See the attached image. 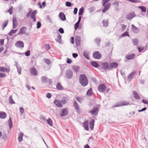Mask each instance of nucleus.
Here are the masks:
<instances>
[{
	"label": "nucleus",
	"instance_id": "12",
	"mask_svg": "<svg viewBox=\"0 0 148 148\" xmlns=\"http://www.w3.org/2000/svg\"><path fill=\"white\" fill-rule=\"evenodd\" d=\"M118 66V64L117 62H114L110 63L109 64V69L112 68H115Z\"/></svg>",
	"mask_w": 148,
	"mask_h": 148
},
{
	"label": "nucleus",
	"instance_id": "3",
	"mask_svg": "<svg viewBox=\"0 0 148 148\" xmlns=\"http://www.w3.org/2000/svg\"><path fill=\"white\" fill-rule=\"evenodd\" d=\"M129 104V102L121 101L117 103L114 106V107H120L123 106H127Z\"/></svg>",
	"mask_w": 148,
	"mask_h": 148
},
{
	"label": "nucleus",
	"instance_id": "50",
	"mask_svg": "<svg viewBox=\"0 0 148 148\" xmlns=\"http://www.w3.org/2000/svg\"><path fill=\"white\" fill-rule=\"evenodd\" d=\"M6 76V74L5 73H0V77H5Z\"/></svg>",
	"mask_w": 148,
	"mask_h": 148
},
{
	"label": "nucleus",
	"instance_id": "7",
	"mask_svg": "<svg viewBox=\"0 0 148 148\" xmlns=\"http://www.w3.org/2000/svg\"><path fill=\"white\" fill-rule=\"evenodd\" d=\"M15 45L18 48H23L24 47V44L23 42L21 41H18L16 42Z\"/></svg>",
	"mask_w": 148,
	"mask_h": 148
},
{
	"label": "nucleus",
	"instance_id": "14",
	"mask_svg": "<svg viewBox=\"0 0 148 148\" xmlns=\"http://www.w3.org/2000/svg\"><path fill=\"white\" fill-rule=\"evenodd\" d=\"M73 106L75 110L77 112H79L80 111V109L79 107L78 104L76 101H74Z\"/></svg>",
	"mask_w": 148,
	"mask_h": 148
},
{
	"label": "nucleus",
	"instance_id": "34",
	"mask_svg": "<svg viewBox=\"0 0 148 148\" xmlns=\"http://www.w3.org/2000/svg\"><path fill=\"white\" fill-rule=\"evenodd\" d=\"M102 23L103 26L105 27H107L108 25V20H104L102 21Z\"/></svg>",
	"mask_w": 148,
	"mask_h": 148
},
{
	"label": "nucleus",
	"instance_id": "19",
	"mask_svg": "<svg viewBox=\"0 0 148 148\" xmlns=\"http://www.w3.org/2000/svg\"><path fill=\"white\" fill-rule=\"evenodd\" d=\"M15 66H16L19 75H20L21 74V68L20 66L18 64V63L16 62H15Z\"/></svg>",
	"mask_w": 148,
	"mask_h": 148
},
{
	"label": "nucleus",
	"instance_id": "6",
	"mask_svg": "<svg viewBox=\"0 0 148 148\" xmlns=\"http://www.w3.org/2000/svg\"><path fill=\"white\" fill-rule=\"evenodd\" d=\"M106 89V86L103 84H100L98 88V90L101 92L104 91Z\"/></svg>",
	"mask_w": 148,
	"mask_h": 148
},
{
	"label": "nucleus",
	"instance_id": "9",
	"mask_svg": "<svg viewBox=\"0 0 148 148\" xmlns=\"http://www.w3.org/2000/svg\"><path fill=\"white\" fill-rule=\"evenodd\" d=\"M27 30L26 27H24L21 28L20 29V31L18 33L17 35H20L25 34Z\"/></svg>",
	"mask_w": 148,
	"mask_h": 148
},
{
	"label": "nucleus",
	"instance_id": "38",
	"mask_svg": "<svg viewBox=\"0 0 148 148\" xmlns=\"http://www.w3.org/2000/svg\"><path fill=\"white\" fill-rule=\"evenodd\" d=\"M47 123L50 126L52 125V121L50 118H49L47 120Z\"/></svg>",
	"mask_w": 148,
	"mask_h": 148
},
{
	"label": "nucleus",
	"instance_id": "41",
	"mask_svg": "<svg viewBox=\"0 0 148 148\" xmlns=\"http://www.w3.org/2000/svg\"><path fill=\"white\" fill-rule=\"evenodd\" d=\"M47 64L49 65L51 62L50 60L48 59H44L43 60Z\"/></svg>",
	"mask_w": 148,
	"mask_h": 148
},
{
	"label": "nucleus",
	"instance_id": "46",
	"mask_svg": "<svg viewBox=\"0 0 148 148\" xmlns=\"http://www.w3.org/2000/svg\"><path fill=\"white\" fill-rule=\"evenodd\" d=\"M101 40V39L99 38H96L95 40V42L96 43H97V44H98L100 42Z\"/></svg>",
	"mask_w": 148,
	"mask_h": 148
},
{
	"label": "nucleus",
	"instance_id": "45",
	"mask_svg": "<svg viewBox=\"0 0 148 148\" xmlns=\"http://www.w3.org/2000/svg\"><path fill=\"white\" fill-rule=\"evenodd\" d=\"M112 5L116 8L119 7V4L118 1L115 2L113 3Z\"/></svg>",
	"mask_w": 148,
	"mask_h": 148
},
{
	"label": "nucleus",
	"instance_id": "18",
	"mask_svg": "<svg viewBox=\"0 0 148 148\" xmlns=\"http://www.w3.org/2000/svg\"><path fill=\"white\" fill-rule=\"evenodd\" d=\"M135 57V54L133 53L127 55L126 56V58L127 60H131L134 58Z\"/></svg>",
	"mask_w": 148,
	"mask_h": 148
},
{
	"label": "nucleus",
	"instance_id": "55",
	"mask_svg": "<svg viewBox=\"0 0 148 148\" xmlns=\"http://www.w3.org/2000/svg\"><path fill=\"white\" fill-rule=\"evenodd\" d=\"M66 5L67 7H71V2H66Z\"/></svg>",
	"mask_w": 148,
	"mask_h": 148
},
{
	"label": "nucleus",
	"instance_id": "49",
	"mask_svg": "<svg viewBox=\"0 0 148 148\" xmlns=\"http://www.w3.org/2000/svg\"><path fill=\"white\" fill-rule=\"evenodd\" d=\"M45 48L47 50H48L50 49V45L49 44H47L45 45Z\"/></svg>",
	"mask_w": 148,
	"mask_h": 148
},
{
	"label": "nucleus",
	"instance_id": "60",
	"mask_svg": "<svg viewBox=\"0 0 148 148\" xmlns=\"http://www.w3.org/2000/svg\"><path fill=\"white\" fill-rule=\"evenodd\" d=\"M41 26V24L40 22H38L37 23V28L38 29L40 28Z\"/></svg>",
	"mask_w": 148,
	"mask_h": 148
},
{
	"label": "nucleus",
	"instance_id": "27",
	"mask_svg": "<svg viewBox=\"0 0 148 148\" xmlns=\"http://www.w3.org/2000/svg\"><path fill=\"white\" fill-rule=\"evenodd\" d=\"M133 94L134 97L136 99H140V96H139L137 93L135 91L133 92Z\"/></svg>",
	"mask_w": 148,
	"mask_h": 148
},
{
	"label": "nucleus",
	"instance_id": "42",
	"mask_svg": "<svg viewBox=\"0 0 148 148\" xmlns=\"http://www.w3.org/2000/svg\"><path fill=\"white\" fill-rule=\"evenodd\" d=\"M9 101L10 103L11 104H14L15 103L14 100L12 99V96H10V97H9Z\"/></svg>",
	"mask_w": 148,
	"mask_h": 148
},
{
	"label": "nucleus",
	"instance_id": "21",
	"mask_svg": "<svg viewBox=\"0 0 148 148\" xmlns=\"http://www.w3.org/2000/svg\"><path fill=\"white\" fill-rule=\"evenodd\" d=\"M59 17L62 20L64 21L66 20V17L64 14L63 12H60L59 14Z\"/></svg>",
	"mask_w": 148,
	"mask_h": 148
},
{
	"label": "nucleus",
	"instance_id": "61",
	"mask_svg": "<svg viewBox=\"0 0 148 148\" xmlns=\"http://www.w3.org/2000/svg\"><path fill=\"white\" fill-rule=\"evenodd\" d=\"M75 43L77 46H79L80 45V42L79 41L76 40Z\"/></svg>",
	"mask_w": 148,
	"mask_h": 148
},
{
	"label": "nucleus",
	"instance_id": "36",
	"mask_svg": "<svg viewBox=\"0 0 148 148\" xmlns=\"http://www.w3.org/2000/svg\"><path fill=\"white\" fill-rule=\"evenodd\" d=\"M56 87L58 90H62L63 89V87L60 83H58L56 85Z\"/></svg>",
	"mask_w": 148,
	"mask_h": 148
},
{
	"label": "nucleus",
	"instance_id": "22",
	"mask_svg": "<svg viewBox=\"0 0 148 148\" xmlns=\"http://www.w3.org/2000/svg\"><path fill=\"white\" fill-rule=\"evenodd\" d=\"M7 115L6 113L3 112H0V118L2 119H4L6 117Z\"/></svg>",
	"mask_w": 148,
	"mask_h": 148
},
{
	"label": "nucleus",
	"instance_id": "31",
	"mask_svg": "<svg viewBox=\"0 0 148 148\" xmlns=\"http://www.w3.org/2000/svg\"><path fill=\"white\" fill-rule=\"evenodd\" d=\"M85 129L86 130H89L88 125V121H87L84 122L83 123Z\"/></svg>",
	"mask_w": 148,
	"mask_h": 148
},
{
	"label": "nucleus",
	"instance_id": "15",
	"mask_svg": "<svg viewBox=\"0 0 148 148\" xmlns=\"http://www.w3.org/2000/svg\"><path fill=\"white\" fill-rule=\"evenodd\" d=\"M69 100V99L67 97H63L61 101L62 105L66 104L68 101Z\"/></svg>",
	"mask_w": 148,
	"mask_h": 148
},
{
	"label": "nucleus",
	"instance_id": "48",
	"mask_svg": "<svg viewBox=\"0 0 148 148\" xmlns=\"http://www.w3.org/2000/svg\"><path fill=\"white\" fill-rule=\"evenodd\" d=\"M127 1H130L133 3H138L140 2L139 0H127Z\"/></svg>",
	"mask_w": 148,
	"mask_h": 148
},
{
	"label": "nucleus",
	"instance_id": "47",
	"mask_svg": "<svg viewBox=\"0 0 148 148\" xmlns=\"http://www.w3.org/2000/svg\"><path fill=\"white\" fill-rule=\"evenodd\" d=\"M13 8V6H11L9 9V10L7 11L9 13L10 15H11L12 14V9Z\"/></svg>",
	"mask_w": 148,
	"mask_h": 148
},
{
	"label": "nucleus",
	"instance_id": "62",
	"mask_svg": "<svg viewBox=\"0 0 148 148\" xmlns=\"http://www.w3.org/2000/svg\"><path fill=\"white\" fill-rule=\"evenodd\" d=\"M46 96L47 98H50L51 97V95L50 93H47Z\"/></svg>",
	"mask_w": 148,
	"mask_h": 148
},
{
	"label": "nucleus",
	"instance_id": "2",
	"mask_svg": "<svg viewBox=\"0 0 148 148\" xmlns=\"http://www.w3.org/2000/svg\"><path fill=\"white\" fill-rule=\"evenodd\" d=\"M79 81L81 85L83 86H85L88 84V82L87 77L84 75H80L79 77Z\"/></svg>",
	"mask_w": 148,
	"mask_h": 148
},
{
	"label": "nucleus",
	"instance_id": "52",
	"mask_svg": "<svg viewBox=\"0 0 148 148\" xmlns=\"http://www.w3.org/2000/svg\"><path fill=\"white\" fill-rule=\"evenodd\" d=\"M79 23L77 22L75 25V29L76 30L79 27Z\"/></svg>",
	"mask_w": 148,
	"mask_h": 148
},
{
	"label": "nucleus",
	"instance_id": "40",
	"mask_svg": "<svg viewBox=\"0 0 148 148\" xmlns=\"http://www.w3.org/2000/svg\"><path fill=\"white\" fill-rule=\"evenodd\" d=\"M84 8L83 7L81 8L79 10V15H81L83 14L84 12Z\"/></svg>",
	"mask_w": 148,
	"mask_h": 148
},
{
	"label": "nucleus",
	"instance_id": "24",
	"mask_svg": "<svg viewBox=\"0 0 148 148\" xmlns=\"http://www.w3.org/2000/svg\"><path fill=\"white\" fill-rule=\"evenodd\" d=\"M83 55L84 57L87 59H89L88 57L89 52L87 51H84L83 52Z\"/></svg>",
	"mask_w": 148,
	"mask_h": 148
},
{
	"label": "nucleus",
	"instance_id": "64",
	"mask_svg": "<svg viewBox=\"0 0 148 148\" xmlns=\"http://www.w3.org/2000/svg\"><path fill=\"white\" fill-rule=\"evenodd\" d=\"M142 102L145 104H148V101H147L146 99H143L142 100Z\"/></svg>",
	"mask_w": 148,
	"mask_h": 148
},
{
	"label": "nucleus",
	"instance_id": "25",
	"mask_svg": "<svg viewBox=\"0 0 148 148\" xmlns=\"http://www.w3.org/2000/svg\"><path fill=\"white\" fill-rule=\"evenodd\" d=\"M98 108H95L91 110L90 112L92 115H97V113Z\"/></svg>",
	"mask_w": 148,
	"mask_h": 148
},
{
	"label": "nucleus",
	"instance_id": "59",
	"mask_svg": "<svg viewBox=\"0 0 148 148\" xmlns=\"http://www.w3.org/2000/svg\"><path fill=\"white\" fill-rule=\"evenodd\" d=\"M30 54V51L29 50L27 51L25 53V55L26 56H29Z\"/></svg>",
	"mask_w": 148,
	"mask_h": 148
},
{
	"label": "nucleus",
	"instance_id": "44",
	"mask_svg": "<svg viewBox=\"0 0 148 148\" xmlns=\"http://www.w3.org/2000/svg\"><path fill=\"white\" fill-rule=\"evenodd\" d=\"M92 93V91L91 88L89 89L87 92V95L88 96H90L91 95Z\"/></svg>",
	"mask_w": 148,
	"mask_h": 148
},
{
	"label": "nucleus",
	"instance_id": "39",
	"mask_svg": "<svg viewBox=\"0 0 148 148\" xmlns=\"http://www.w3.org/2000/svg\"><path fill=\"white\" fill-rule=\"evenodd\" d=\"M138 7L140 8L143 12H146V9L145 7L143 6H138Z\"/></svg>",
	"mask_w": 148,
	"mask_h": 148
},
{
	"label": "nucleus",
	"instance_id": "53",
	"mask_svg": "<svg viewBox=\"0 0 148 148\" xmlns=\"http://www.w3.org/2000/svg\"><path fill=\"white\" fill-rule=\"evenodd\" d=\"M77 100L79 101L80 103H81L82 102V99L81 98L77 97H76Z\"/></svg>",
	"mask_w": 148,
	"mask_h": 148
},
{
	"label": "nucleus",
	"instance_id": "57",
	"mask_svg": "<svg viewBox=\"0 0 148 148\" xmlns=\"http://www.w3.org/2000/svg\"><path fill=\"white\" fill-rule=\"evenodd\" d=\"M58 31L61 34H63L64 32L63 29L62 28H60L58 29Z\"/></svg>",
	"mask_w": 148,
	"mask_h": 148
},
{
	"label": "nucleus",
	"instance_id": "28",
	"mask_svg": "<svg viewBox=\"0 0 148 148\" xmlns=\"http://www.w3.org/2000/svg\"><path fill=\"white\" fill-rule=\"evenodd\" d=\"M57 36L58 38L56 39V42H59V43H61V36L60 34H58Z\"/></svg>",
	"mask_w": 148,
	"mask_h": 148
},
{
	"label": "nucleus",
	"instance_id": "26",
	"mask_svg": "<svg viewBox=\"0 0 148 148\" xmlns=\"http://www.w3.org/2000/svg\"><path fill=\"white\" fill-rule=\"evenodd\" d=\"M95 121L93 119H92L89 123L90 128L91 130H92L93 129L94 125V123Z\"/></svg>",
	"mask_w": 148,
	"mask_h": 148
},
{
	"label": "nucleus",
	"instance_id": "32",
	"mask_svg": "<svg viewBox=\"0 0 148 148\" xmlns=\"http://www.w3.org/2000/svg\"><path fill=\"white\" fill-rule=\"evenodd\" d=\"M17 31V29L15 30L12 29L10 30V32L8 33V35L10 36H12L13 35V34H15L16 33Z\"/></svg>",
	"mask_w": 148,
	"mask_h": 148
},
{
	"label": "nucleus",
	"instance_id": "4",
	"mask_svg": "<svg viewBox=\"0 0 148 148\" xmlns=\"http://www.w3.org/2000/svg\"><path fill=\"white\" fill-rule=\"evenodd\" d=\"M66 75L68 79H71L72 78L73 76V73L71 70H67L66 71Z\"/></svg>",
	"mask_w": 148,
	"mask_h": 148
},
{
	"label": "nucleus",
	"instance_id": "8",
	"mask_svg": "<svg viewBox=\"0 0 148 148\" xmlns=\"http://www.w3.org/2000/svg\"><path fill=\"white\" fill-rule=\"evenodd\" d=\"M93 56L94 58L97 59L100 58L101 57V54L98 51L95 52L93 53Z\"/></svg>",
	"mask_w": 148,
	"mask_h": 148
},
{
	"label": "nucleus",
	"instance_id": "58",
	"mask_svg": "<svg viewBox=\"0 0 148 148\" xmlns=\"http://www.w3.org/2000/svg\"><path fill=\"white\" fill-rule=\"evenodd\" d=\"M126 26L124 25H122L121 26L122 30L123 31H124L126 29Z\"/></svg>",
	"mask_w": 148,
	"mask_h": 148
},
{
	"label": "nucleus",
	"instance_id": "20",
	"mask_svg": "<svg viewBox=\"0 0 148 148\" xmlns=\"http://www.w3.org/2000/svg\"><path fill=\"white\" fill-rule=\"evenodd\" d=\"M68 113V110L66 108L63 109L62 111V113L61 114V116H64L66 115Z\"/></svg>",
	"mask_w": 148,
	"mask_h": 148
},
{
	"label": "nucleus",
	"instance_id": "10",
	"mask_svg": "<svg viewBox=\"0 0 148 148\" xmlns=\"http://www.w3.org/2000/svg\"><path fill=\"white\" fill-rule=\"evenodd\" d=\"M54 103L59 108H62L63 105L61 103V101L58 99L55 100L54 101Z\"/></svg>",
	"mask_w": 148,
	"mask_h": 148
},
{
	"label": "nucleus",
	"instance_id": "11",
	"mask_svg": "<svg viewBox=\"0 0 148 148\" xmlns=\"http://www.w3.org/2000/svg\"><path fill=\"white\" fill-rule=\"evenodd\" d=\"M135 16V15L134 13L133 12H132L126 16V19L130 20L133 18Z\"/></svg>",
	"mask_w": 148,
	"mask_h": 148
},
{
	"label": "nucleus",
	"instance_id": "54",
	"mask_svg": "<svg viewBox=\"0 0 148 148\" xmlns=\"http://www.w3.org/2000/svg\"><path fill=\"white\" fill-rule=\"evenodd\" d=\"M5 67L0 66V72H4L5 71Z\"/></svg>",
	"mask_w": 148,
	"mask_h": 148
},
{
	"label": "nucleus",
	"instance_id": "56",
	"mask_svg": "<svg viewBox=\"0 0 148 148\" xmlns=\"http://www.w3.org/2000/svg\"><path fill=\"white\" fill-rule=\"evenodd\" d=\"M4 40L3 39H0V45L2 46L4 44Z\"/></svg>",
	"mask_w": 148,
	"mask_h": 148
},
{
	"label": "nucleus",
	"instance_id": "13",
	"mask_svg": "<svg viewBox=\"0 0 148 148\" xmlns=\"http://www.w3.org/2000/svg\"><path fill=\"white\" fill-rule=\"evenodd\" d=\"M132 31L135 33H138L139 31V28L136 27L133 24L132 25Z\"/></svg>",
	"mask_w": 148,
	"mask_h": 148
},
{
	"label": "nucleus",
	"instance_id": "33",
	"mask_svg": "<svg viewBox=\"0 0 148 148\" xmlns=\"http://www.w3.org/2000/svg\"><path fill=\"white\" fill-rule=\"evenodd\" d=\"M8 122L9 128L10 129H11L12 126V119L10 117V118Z\"/></svg>",
	"mask_w": 148,
	"mask_h": 148
},
{
	"label": "nucleus",
	"instance_id": "16",
	"mask_svg": "<svg viewBox=\"0 0 148 148\" xmlns=\"http://www.w3.org/2000/svg\"><path fill=\"white\" fill-rule=\"evenodd\" d=\"M13 22V28L15 29L16 28L17 25V23L16 19L15 17H14L12 19Z\"/></svg>",
	"mask_w": 148,
	"mask_h": 148
},
{
	"label": "nucleus",
	"instance_id": "1",
	"mask_svg": "<svg viewBox=\"0 0 148 148\" xmlns=\"http://www.w3.org/2000/svg\"><path fill=\"white\" fill-rule=\"evenodd\" d=\"M110 1V0H102V5L104 7L103 9L102 10L103 12H105L109 9L111 5V3L109 2Z\"/></svg>",
	"mask_w": 148,
	"mask_h": 148
},
{
	"label": "nucleus",
	"instance_id": "29",
	"mask_svg": "<svg viewBox=\"0 0 148 148\" xmlns=\"http://www.w3.org/2000/svg\"><path fill=\"white\" fill-rule=\"evenodd\" d=\"M23 133L21 132H20L19 134L18 135V140L20 142L21 141L23 140Z\"/></svg>",
	"mask_w": 148,
	"mask_h": 148
},
{
	"label": "nucleus",
	"instance_id": "5",
	"mask_svg": "<svg viewBox=\"0 0 148 148\" xmlns=\"http://www.w3.org/2000/svg\"><path fill=\"white\" fill-rule=\"evenodd\" d=\"M29 71L31 74L32 75L36 76L38 74V72L34 67H32L31 68Z\"/></svg>",
	"mask_w": 148,
	"mask_h": 148
},
{
	"label": "nucleus",
	"instance_id": "23",
	"mask_svg": "<svg viewBox=\"0 0 148 148\" xmlns=\"http://www.w3.org/2000/svg\"><path fill=\"white\" fill-rule=\"evenodd\" d=\"M136 71H133L128 76V79L129 81H131L132 79L133 76L136 73Z\"/></svg>",
	"mask_w": 148,
	"mask_h": 148
},
{
	"label": "nucleus",
	"instance_id": "17",
	"mask_svg": "<svg viewBox=\"0 0 148 148\" xmlns=\"http://www.w3.org/2000/svg\"><path fill=\"white\" fill-rule=\"evenodd\" d=\"M101 66L103 69H104L109 70V64L107 62L103 63L101 64Z\"/></svg>",
	"mask_w": 148,
	"mask_h": 148
},
{
	"label": "nucleus",
	"instance_id": "43",
	"mask_svg": "<svg viewBox=\"0 0 148 148\" xmlns=\"http://www.w3.org/2000/svg\"><path fill=\"white\" fill-rule=\"evenodd\" d=\"M91 65L95 67H98V64L95 62H91Z\"/></svg>",
	"mask_w": 148,
	"mask_h": 148
},
{
	"label": "nucleus",
	"instance_id": "63",
	"mask_svg": "<svg viewBox=\"0 0 148 148\" xmlns=\"http://www.w3.org/2000/svg\"><path fill=\"white\" fill-rule=\"evenodd\" d=\"M77 8H75L74 9L73 13L75 15L77 14Z\"/></svg>",
	"mask_w": 148,
	"mask_h": 148
},
{
	"label": "nucleus",
	"instance_id": "35",
	"mask_svg": "<svg viewBox=\"0 0 148 148\" xmlns=\"http://www.w3.org/2000/svg\"><path fill=\"white\" fill-rule=\"evenodd\" d=\"M41 81L42 83H46L47 82V78L45 76H42L41 77Z\"/></svg>",
	"mask_w": 148,
	"mask_h": 148
},
{
	"label": "nucleus",
	"instance_id": "51",
	"mask_svg": "<svg viewBox=\"0 0 148 148\" xmlns=\"http://www.w3.org/2000/svg\"><path fill=\"white\" fill-rule=\"evenodd\" d=\"M129 36L128 33L127 32H125L123 34L121 35V37H124L125 36Z\"/></svg>",
	"mask_w": 148,
	"mask_h": 148
},
{
	"label": "nucleus",
	"instance_id": "30",
	"mask_svg": "<svg viewBox=\"0 0 148 148\" xmlns=\"http://www.w3.org/2000/svg\"><path fill=\"white\" fill-rule=\"evenodd\" d=\"M8 21L6 20L2 24V27L3 29H4L8 25Z\"/></svg>",
	"mask_w": 148,
	"mask_h": 148
},
{
	"label": "nucleus",
	"instance_id": "37",
	"mask_svg": "<svg viewBox=\"0 0 148 148\" xmlns=\"http://www.w3.org/2000/svg\"><path fill=\"white\" fill-rule=\"evenodd\" d=\"M132 42L134 45L136 46L138 43V41L136 39H134L132 40Z\"/></svg>",
	"mask_w": 148,
	"mask_h": 148
}]
</instances>
